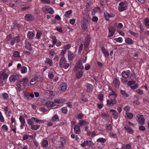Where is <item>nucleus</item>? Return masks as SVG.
Instances as JSON below:
<instances>
[{
	"mask_svg": "<svg viewBox=\"0 0 149 149\" xmlns=\"http://www.w3.org/2000/svg\"><path fill=\"white\" fill-rule=\"evenodd\" d=\"M28 79L27 78H23L21 81H18L17 83V86L19 90H23L25 88L26 85L28 82Z\"/></svg>",
	"mask_w": 149,
	"mask_h": 149,
	"instance_id": "nucleus-1",
	"label": "nucleus"
},
{
	"mask_svg": "<svg viewBox=\"0 0 149 149\" xmlns=\"http://www.w3.org/2000/svg\"><path fill=\"white\" fill-rule=\"evenodd\" d=\"M59 64L61 68L65 69L68 68L69 66V63H66L65 58L63 56L60 58Z\"/></svg>",
	"mask_w": 149,
	"mask_h": 149,
	"instance_id": "nucleus-2",
	"label": "nucleus"
},
{
	"mask_svg": "<svg viewBox=\"0 0 149 149\" xmlns=\"http://www.w3.org/2000/svg\"><path fill=\"white\" fill-rule=\"evenodd\" d=\"M127 7V3L126 1L121 2L119 4L118 9L120 11L126 10Z\"/></svg>",
	"mask_w": 149,
	"mask_h": 149,
	"instance_id": "nucleus-3",
	"label": "nucleus"
},
{
	"mask_svg": "<svg viewBox=\"0 0 149 149\" xmlns=\"http://www.w3.org/2000/svg\"><path fill=\"white\" fill-rule=\"evenodd\" d=\"M8 77V75L5 71H1L0 73V82L2 83L3 80H6Z\"/></svg>",
	"mask_w": 149,
	"mask_h": 149,
	"instance_id": "nucleus-4",
	"label": "nucleus"
},
{
	"mask_svg": "<svg viewBox=\"0 0 149 149\" xmlns=\"http://www.w3.org/2000/svg\"><path fill=\"white\" fill-rule=\"evenodd\" d=\"M82 62L80 60H79L78 62L76 63L73 69V71L74 72H75L77 71L78 68H79L80 70H82L84 68V66L82 65Z\"/></svg>",
	"mask_w": 149,
	"mask_h": 149,
	"instance_id": "nucleus-5",
	"label": "nucleus"
},
{
	"mask_svg": "<svg viewBox=\"0 0 149 149\" xmlns=\"http://www.w3.org/2000/svg\"><path fill=\"white\" fill-rule=\"evenodd\" d=\"M83 19L81 22V27L83 30H85L88 27V19L86 17H83Z\"/></svg>",
	"mask_w": 149,
	"mask_h": 149,
	"instance_id": "nucleus-6",
	"label": "nucleus"
},
{
	"mask_svg": "<svg viewBox=\"0 0 149 149\" xmlns=\"http://www.w3.org/2000/svg\"><path fill=\"white\" fill-rule=\"evenodd\" d=\"M42 11L43 12H48L49 13L52 14L54 13V11L52 8H49L48 6H45L42 7Z\"/></svg>",
	"mask_w": 149,
	"mask_h": 149,
	"instance_id": "nucleus-7",
	"label": "nucleus"
},
{
	"mask_svg": "<svg viewBox=\"0 0 149 149\" xmlns=\"http://www.w3.org/2000/svg\"><path fill=\"white\" fill-rule=\"evenodd\" d=\"M109 35L108 37H111L112 36L115 34L116 31V29L114 27L112 26H111L109 28Z\"/></svg>",
	"mask_w": 149,
	"mask_h": 149,
	"instance_id": "nucleus-8",
	"label": "nucleus"
},
{
	"mask_svg": "<svg viewBox=\"0 0 149 149\" xmlns=\"http://www.w3.org/2000/svg\"><path fill=\"white\" fill-rule=\"evenodd\" d=\"M19 75L18 74H14L11 75L9 78V81L12 83L14 82L16 80L18 79Z\"/></svg>",
	"mask_w": 149,
	"mask_h": 149,
	"instance_id": "nucleus-9",
	"label": "nucleus"
},
{
	"mask_svg": "<svg viewBox=\"0 0 149 149\" xmlns=\"http://www.w3.org/2000/svg\"><path fill=\"white\" fill-rule=\"evenodd\" d=\"M25 19L27 21H31L34 19L33 16L30 14H28L26 15L25 16Z\"/></svg>",
	"mask_w": 149,
	"mask_h": 149,
	"instance_id": "nucleus-10",
	"label": "nucleus"
},
{
	"mask_svg": "<svg viewBox=\"0 0 149 149\" xmlns=\"http://www.w3.org/2000/svg\"><path fill=\"white\" fill-rule=\"evenodd\" d=\"M110 98V100H108L107 101L108 105L109 106L112 104V106H113V104H115L117 103V101L116 99H112L111 97Z\"/></svg>",
	"mask_w": 149,
	"mask_h": 149,
	"instance_id": "nucleus-11",
	"label": "nucleus"
},
{
	"mask_svg": "<svg viewBox=\"0 0 149 149\" xmlns=\"http://www.w3.org/2000/svg\"><path fill=\"white\" fill-rule=\"evenodd\" d=\"M74 132L76 134H79L81 132V130L80 126L79 125H75L74 126Z\"/></svg>",
	"mask_w": 149,
	"mask_h": 149,
	"instance_id": "nucleus-12",
	"label": "nucleus"
},
{
	"mask_svg": "<svg viewBox=\"0 0 149 149\" xmlns=\"http://www.w3.org/2000/svg\"><path fill=\"white\" fill-rule=\"evenodd\" d=\"M104 17L107 21H109L110 17H113L114 16V15L112 14H109L106 12L104 13Z\"/></svg>",
	"mask_w": 149,
	"mask_h": 149,
	"instance_id": "nucleus-13",
	"label": "nucleus"
},
{
	"mask_svg": "<svg viewBox=\"0 0 149 149\" xmlns=\"http://www.w3.org/2000/svg\"><path fill=\"white\" fill-rule=\"evenodd\" d=\"M90 42V38L88 35L86 37V39L85 40V42L84 43V47L86 48L88 47L89 45Z\"/></svg>",
	"mask_w": 149,
	"mask_h": 149,
	"instance_id": "nucleus-14",
	"label": "nucleus"
},
{
	"mask_svg": "<svg viewBox=\"0 0 149 149\" xmlns=\"http://www.w3.org/2000/svg\"><path fill=\"white\" fill-rule=\"evenodd\" d=\"M109 111L110 112H112V115L113 116V118L115 119H116L118 118V113L114 109H110L109 110Z\"/></svg>",
	"mask_w": 149,
	"mask_h": 149,
	"instance_id": "nucleus-15",
	"label": "nucleus"
},
{
	"mask_svg": "<svg viewBox=\"0 0 149 149\" xmlns=\"http://www.w3.org/2000/svg\"><path fill=\"white\" fill-rule=\"evenodd\" d=\"M139 117H138V119L139 123L141 125H143L144 123L145 119L143 117V116L142 115H138Z\"/></svg>",
	"mask_w": 149,
	"mask_h": 149,
	"instance_id": "nucleus-16",
	"label": "nucleus"
},
{
	"mask_svg": "<svg viewBox=\"0 0 149 149\" xmlns=\"http://www.w3.org/2000/svg\"><path fill=\"white\" fill-rule=\"evenodd\" d=\"M86 86L87 87V91L88 92H91L93 90V86L91 84L87 83L86 84Z\"/></svg>",
	"mask_w": 149,
	"mask_h": 149,
	"instance_id": "nucleus-17",
	"label": "nucleus"
},
{
	"mask_svg": "<svg viewBox=\"0 0 149 149\" xmlns=\"http://www.w3.org/2000/svg\"><path fill=\"white\" fill-rule=\"evenodd\" d=\"M25 47L29 51H31L32 50V48L31 47V44L27 41H26L25 42Z\"/></svg>",
	"mask_w": 149,
	"mask_h": 149,
	"instance_id": "nucleus-18",
	"label": "nucleus"
},
{
	"mask_svg": "<svg viewBox=\"0 0 149 149\" xmlns=\"http://www.w3.org/2000/svg\"><path fill=\"white\" fill-rule=\"evenodd\" d=\"M19 120L21 123V127H22L25 123V121L24 118L22 116H20L19 118Z\"/></svg>",
	"mask_w": 149,
	"mask_h": 149,
	"instance_id": "nucleus-19",
	"label": "nucleus"
},
{
	"mask_svg": "<svg viewBox=\"0 0 149 149\" xmlns=\"http://www.w3.org/2000/svg\"><path fill=\"white\" fill-rule=\"evenodd\" d=\"M91 141H84L83 143L81 144V146L83 147H86V146H90L91 145Z\"/></svg>",
	"mask_w": 149,
	"mask_h": 149,
	"instance_id": "nucleus-20",
	"label": "nucleus"
},
{
	"mask_svg": "<svg viewBox=\"0 0 149 149\" xmlns=\"http://www.w3.org/2000/svg\"><path fill=\"white\" fill-rule=\"evenodd\" d=\"M113 83L116 87H118L120 85L119 81L116 78H114Z\"/></svg>",
	"mask_w": 149,
	"mask_h": 149,
	"instance_id": "nucleus-21",
	"label": "nucleus"
},
{
	"mask_svg": "<svg viewBox=\"0 0 149 149\" xmlns=\"http://www.w3.org/2000/svg\"><path fill=\"white\" fill-rule=\"evenodd\" d=\"M28 38L29 39H32L35 36V34L33 31H29L27 35Z\"/></svg>",
	"mask_w": 149,
	"mask_h": 149,
	"instance_id": "nucleus-22",
	"label": "nucleus"
},
{
	"mask_svg": "<svg viewBox=\"0 0 149 149\" xmlns=\"http://www.w3.org/2000/svg\"><path fill=\"white\" fill-rule=\"evenodd\" d=\"M130 75V74L129 70L126 72L125 71L123 72L122 73V77L125 78H128Z\"/></svg>",
	"mask_w": 149,
	"mask_h": 149,
	"instance_id": "nucleus-23",
	"label": "nucleus"
},
{
	"mask_svg": "<svg viewBox=\"0 0 149 149\" xmlns=\"http://www.w3.org/2000/svg\"><path fill=\"white\" fill-rule=\"evenodd\" d=\"M61 91H65L67 88V85L65 83H62L61 85Z\"/></svg>",
	"mask_w": 149,
	"mask_h": 149,
	"instance_id": "nucleus-24",
	"label": "nucleus"
},
{
	"mask_svg": "<svg viewBox=\"0 0 149 149\" xmlns=\"http://www.w3.org/2000/svg\"><path fill=\"white\" fill-rule=\"evenodd\" d=\"M124 128L130 134H132L133 133V130L127 125H125Z\"/></svg>",
	"mask_w": 149,
	"mask_h": 149,
	"instance_id": "nucleus-25",
	"label": "nucleus"
},
{
	"mask_svg": "<svg viewBox=\"0 0 149 149\" xmlns=\"http://www.w3.org/2000/svg\"><path fill=\"white\" fill-rule=\"evenodd\" d=\"M40 76H38L33 78L30 81L31 84L34 85L36 83V81L37 80V79Z\"/></svg>",
	"mask_w": 149,
	"mask_h": 149,
	"instance_id": "nucleus-26",
	"label": "nucleus"
},
{
	"mask_svg": "<svg viewBox=\"0 0 149 149\" xmlns=\"http://www.w3.org/2000/svg\"><path fill=\"white\" fill-rule=\"evenodd\" d=\"M46 105L48 107H51L54 106V102L51 101H48L45 103Z\"/></svg>",
	"mask_w": 149,
	"mask_h": 149,
	"instance_id": "nucleus-27",
	"label": "nucleus"
},
{
	"mask_svg": "<svg viewBox=\"0 0 149 149\" xmlns=\"http://www.w3.org/2000/svg\"><path fill=\"white\" fill-rule=\"evenodd\" d=\"M101 50L104 55L106 57H107L109 56V52L106 50V49L104 48V47H102Z\"/></svg>",
	"mask_w": 149,
	"mask_h": 149,
	"instance_id": "nucleus-28",
	"label": "nucleus"
},
{
	"mask_svg": "<svg viewBox=\"0 0 149 149\" xmlns=\"http://www.w3.org/2000/svg\"><path fill=\"white\" fill-rule=\"evenodd\" d=\"M125 41L126 43L128 45H131L134 42L133 40L132 39L128 38H126Z\"/></svg>",
	"mask_w": 149,
	"mask_h": 149,
	"instance_id": "nucleus-29",
	"label": "nucleus"
},
{
	"mask_svg": "<svg viewBox=\"0 0 149 149\" xmlns=\"http://www.w3.org/2000/svg\"><path fill=\"white\" fill-rule=\"evenodd\" d=\"M87 123V122L86 120H80L79 124L81 126L83 125H85Z\"/></svg>",
	"mask_w": 149,
	"mask_h": 149,
	"instance_id": "nucleus-30",
	"label": "nucleus"
},
{
	"mask_svg": "<svg viewBox=\"0 0 149 149\" xmlns=\"http://www.w3.org/2000/svg\"><path fill=\"white\" fill-rule=\"evenodd\" d=\"M53 122L58 121L59 120L58 116L57 115L55 114L52 118V119Z\"/></svg>",
	"mask_w": 149,
	"mask_h": 149,
	"instance_id": "nucleus-31",
	"label": "nucleus"
},
{
	"mask_svg": "<svg viewBox=\"0 0 149 149\" xmlns=\"http://www.w3.org/2000/svg\"><path fill=\"white\" fill-rule=\"evenodd\" d=\"M81 99L83 102H87L88 101V99L85 97V95L84 93H82Z\"/></svg>",
	"mask_w": 149,
	"mask_h": 149,
	"instance_id": "nucleus-32",
	"label": "nucleus"
},
{
	"mask_svg": "<svg viewBox=\"0 0 149 149\" xmlns=\"http://www.w3.org/2000/svg\"><path fill=\"white\" fill-rule=\"evenodd\" d=\"M40 127V126L38 125H34L33 124L31 126V129L33 130H36L38 129Z\"/></svg>",
	"mask_w": 149,
	"mask_h": 149,
	"instance_id": "nucleus-33",
	"label": "nucleus"
},
{
	"mask_svg": "<svg viewBox=\"0 0 149 149\" xmlns=\"http://www.w3.org/2000/svg\"><path fill=\"white\" fill-rule=\"evenodd\" d=\"M83 75V72L81 70L79 71V72L76 74L77 77L78 79L81 78Z\"/></svg>",
	"mask_w": 149,
	"mask_h": 149,
	"instance_id": "nucleus-34",
	"label": "nucleus"
},
{
	"mask_svg": "<svg viewBox=\"0 0 149 149\" xmlns=\"http://www.w3.org/2000/svg\"><path fill=\"white\" fill-rule=\"evenodd\" d=\"M125 114L129 119H131L133 116V115L132 113L129 112L128 111L126 112Z\"/></svg>",
	"mask_w": 149,
	"mask_h": 149,
	"instance_id": "nucleus-35",
	"label": "nucleus"
},
{
	"mask_svg": "<svg viewBox=\"0 0 149 149\" xmlns=\"http://www.w3.org/2000/svg\"><path fill=\"white\" fill-rule=\"evenodd\" d=\"M45 63L49 64L50 66H52L53 65V62L49 58H47L45 61Z\"/></svg>",
	"mask_w": 149,
	"mask_h": 149,
	"instance_id": "nucleus-36",
	"label": "nucleus"
},
{
	"mask_svg": "<svg viewBox=\"0 0 149 149\" xmlns=\"http://www.w3.org/2000/svg\"><path fill=\"white\" fill-rule=\"evenodd\" d=\"M113 95V97H112L113 99H116V98L117 96V94L115 93V92L113 90H112V92L110 93L109 95V97H110L111 96Z\"/></svg>",
	"mask_w": 149,
	"mask_h": 149,
	"instance_id": "nucleus-37",
	"label": "nucleus"
},
{
	"mask_svg": "<svg viewBox=\"0 0 149 149\" xmlns=\"http://www.w3.org/2000/svg\"><path fill=\"white\" fill-rule=\"evenodd\" d=\"M33 117H32L31 119L28 120V123L31 126L34 124Z\"/></svg>",
	"mask_w": 149,
	"mask_h": 149,
	"instance_id": "nucleus-38",
	"label": "nucleus"
},
{
	"mask_svg": "<svg viewBox=\"0 0 149 149\" xmlns=\"http://www.w3.org/2000/svg\"><path fill=\"white\" fill-rule=\"evenodd\" d=\"M97 141L98 143L101 142L104 143L106 141V140L102 138H100L97 139Z\"/></svg>",
	"mask_w": 149,
	"mask_h": 149,
	"instance_id": "nucleus-39",
	"label": "nucleus"
},
{
	"mask_svg": "<svg viewBox=\"0 0 149 149\" xmlns=\"http://www.w3.org/2000/svg\"><path fill=\"white\" fill-rule=\"evenodd\" d=\"M72 13V10H70L68 11L65 12L64 16L66 17H68L69 16V15Z\"/></svg>",
	"mask_w": 149,
	"mask_h": 149,
	"instance_id": "nucleus-40",
	"label": "nucleus"
},
{
	"mask_svg": "<svg viewBox=\"0 0 149 149\" xmlns=\"http://www.w3.org/2000/svg\"><path fill=\"white\" fill-rule=\"evenodd\" d=\"M27 68L25 66H23L22 67L21 70V72L22 73H25L27 72Z\"/></svg>",
	"mask_w": 149,
	"mask_h": 149,
	"instance_id": "nucleus-41",
	"label": "nucleus"
},
{
	"mask_svg": "<svg viewBox=\"0 0 149 149\" xmlns=\"http://www.w3.org/2000/svg\"><path fill=\"white\" fill-rule=\"evenodd\" d=\"M33 119L35 122L37 123H41L44 122L43 120H39L37 118L33 117Z\"/></svg>",
	"mask_w": 149,
	"mask_h": 149,
	"instance_id": "nucleus-42",
	"label": "nucleus"
},
{
	"mask_svg": "<svg viewBox=\"0 0 149 149\" xmlns=\"http://www.w3.org/2000/svg\"><path fill=\"white\" fill-rule=\"evenodd\" d=\"M48 142L47 140L44 141L42 143V146L44 147H46L48 146Z\"/></svg>",
	"mask_w": 149,
	"mask_h": 149,
	"instance_id": "nucleus-43",
	"label": "nucleus"
},
{
	"mask_svg": "<svg viewBox=\"0 0 149 149\" xmlns=\"http://www.w3.org/2000/svg\"><path fill=\"white\" fill-rule=\"evenodd\" d=\"M120 93L122 95L126 97H127L128 96V95L124 91L121 90L120 91Z\"/></svg>",
	"mask_w": 149,
	"mask_h": 149,
	"instance_id": "nucleus-44",
	"label": "nucleus"
},
{
	"mask_svg": "<svg viewBox=\"0 0 149 149\" xmlns=\"http://www.w3.org/2000/svg\"><path fill=\"white\" fill-rule=\"evenodd\" d=\"M114 40L118 42H121L123 41V39L121 37H119L117 38H116Z\"/></svg>",
	"mask_w": 149,
	"mask_h": 149,
	"instance_id": "nucleus-45",
	"label": "nucleus"
},
{
	"mask_svg": "<svg viewBox=\"0 0 149 149\" xmlns=\"http://www.w3.org/2000/svg\"><path fill=\"white\" fill-rule=\"evenodd\" d=\"M9 40L10 41L11 43L10 45H13L14 44L15 41L14 38H12L9 39Z\"/></svg>",
	"mask_w": 149,
	"mask_h": 149,
	"instance_id": "nucleus-46",
	"label": "nucleus"
},
{
	"mask_svg": "<svg viewBox=\"0 0 149 149\" xmlns=\"http://www.w3.org/2000/svg\"><path fill=\"white\" fill-rule=\"evenodd\" d=\"M13 56L15 57H19V53L18 52H15L13 54Z\"/></svg>",
	"mask_w": 149,
	"mask_h": 149,
	"instance_id": "nucleus-47",
	"label": "nucleus"
},
{
	"mask_svg": "<svg viewBox=\"0 0 149 149\" xmlns=\"http://www.w3.org/2000/svg\"><path fill=\"white\" fill-rule=\"evenodd\" d=\"M52 38L53 40V45H55L56 44L57 41L56 37L55 36H54L52 37Z\"/></svg>",
	"mask_w": 149,
	"mask_h": 149,
	"instance_id": "nucleus-48",
	"label": "nucleus"
},
{
	"mask_svg": "<svg viewBox=\"0 0 149 149\" xmlns=\"http://www.w3.org/2000/svg\"><path fill=\"white\" fill-rule=\"evenodd\" d=\"M136 91L137 93L139 95H142L143 94V92L141 90L138 89L136 90Z\"/></svg>",
	"mask_w": 149,
	"mask_h": 149,
	"instance_id": "nucleus-49",
	"label": "nucleus"
},
{
	"mask_svg": "<svg viewBox=\"0 0 149 149\" xmlns=\"http://www.w3.org/2000/svg\"><path fill=\"white\" fill-rule=\"evenodd\" d=\"M0 121L1 122H3L4 121V118L2 115L1 112H0Z\"/></svg>",
	"mask_w": 149,
	"mask_h": 149,
	"instance_id": "nucleus-50",
	"label": "nucleus"
},
{
	"mask_svg": "<svg viewBox=\"0 0 149 149\" xmlns=\"http://www.w3.org/2000/svg\"><path fill=\"white\" fill-rule=\"evenodd\" d=\"M2 96L5 99H7L8 97V95L7 93H4L2 94Z\"/></svg>",
	"mask_w": 149,
	"mask_h": 149,
	"instance_id": "nucleus-51",
	"label": "nucleus"
},
{
	"mask_svg": "<svg viewBox=\"0 0 149 149\" xmlns=\"http://www.w3.org/2000/svg\"><path fill=\"white\" fill-rule=\"evenodd\" d=\"M67 109L65 107L62 108L61 111L62 112L64 113H66L67 112Z\"/></svg>",
	"mask_w": 149,
	"mask_h": 149,
	"instance_id": "nucleus-52",
	"label": "nucleus"
},
{
	"mask_svg": "<svg viewBox=\"0 0 149 149\" xmlns=\"http://www.w3.org/2000/svg\"><path fill=\"white\" fill-rule=\"evenodd\" d=\"M15 42L18 43L20 41V39L19 36H16L14 38Z\"/></svg>",
	"mask_w": 149,
	"mask_h": 149,
	"instance_id": "nucleus-53",
	"label": "nucleus"
},
{
	"mask_svg": "<svg viewBox=\"0 0 149 149\" xmlns=\"http://www.w3.org/2000/svg\"><path fill=\"white\" fill-rule=\"evenodd\" d=\"M44 4H48L50 3V1L49 0H40Z\"/></svg>",
	"mask_w": 149,
	"mask_h": 149,
	"instance_id": "nucleus-54",
	"label": "nucleus"
},
{
	"mask_svg": "<svg viewBox=\"0 0 149 149\" xmlns=\"http://www.w3.org/2000/svg\"><path fill=\"white\" fill-rule=\"evenodd\" d=\"M56 29L60 33H62L63 31L62 28L61 27H56Z\"/></svg>",
	"mask_w": 149,
	"mask_h": 149,
	"instance_id": "nucleus-55",
	"label": "nucleus"
},
{
	"mask_svg": "<svg viewBox=\"0 0 149 149\" xmlns=\"http://www.w3.org/2000/svg\"><path fill=\"white\" fill-rule=\"evenodd\" d=\"M145 24L146 26L149 27V19L146 18L145 19Z\"/></svg>",
	"mask_w": 149,
	"mask_h": 149,
	"instance_id": "nucleus-56",
	"label": "nucleus"
},
{
	"mask_svg": "<svg viewBox=\"0 0 149 149\" xmlns=\"http://www.w3.org/2000/svg\"><path fill=\"white\" fill-rule=\"evenodd\" d=\"M98 98L100 101L103 100V95L102 94L99 95H98Z\"/></svg>",
	"mask_w": 149,
	"mask_h": 149,
	"instance_id": "nucleus-57",
	"label": "nucleus"
},
{
	"mask_svg": "<svg viewBox=\"0 0 149 149\" xmlns=\"http://www.w3.org/2000/svg\"><path fill=\"white\" fill-rule=\"evenodd\" d=\"M68 58L69 61H71L73 60L74 58L71 55H68Z\"/></svg>",
	"mask_w": 149,
	"mask_h": 149,
	"instance_id": "nucleus-58",
	"label": "nucleus"
},
{
	"mask_svg": "<svg viewBox=\"0 0 149 149\" xmlns=\"http://www.w3.org/2000/svg\"><path fill=\"white\" fill-rule=\"evenodd\" d=\"M83 47V45L82 44H81L79 49L78 53H81Z\"/></svg>",
	"mask_w": 149,
	"mask_h": 149,
	"instance_id": "nucleus-59",
	"label": "nucleus"
},
{
	"mask_svg": "<svg viewBox=\"0 0 149 149\" xmlns=\"http://www.w3.org/2000/svg\"><path fill=\"white\" fill-rule=\"evenodd\" d=\"M127 84L129 85H134L135 84V81H130L128 82Z\"/></svg>",
	"mask_w": 149,
	"mask_h": 149,
	"instance_id": "nucleus-60",
	"label": "nucleus"
},
{
	"mask_svg": "<svg viewBox=\"0 0 149 149\" xmlns=\"http://www.w3.org/2000/svg\"><path fill=\"white\" fill-rule=\"evenodd\" d=\"M102 117H108L109 116V115L108 113H103L101 114Z\"/></svg>",
	"mask_w": 149,
	"mask_h": 149,
	"instance_id": "nucleus-61",
	"label": "nucleus"
},
{
	"mask_svg": "<svg viewBox=\"0 0 149 149\" xmlns=\"http://www.w3.org/2000/svg\"><path fill=\"white\" fill-rule=\"evenodd\" d=\"M2 128L3 130H5L7 131L8 130V128L7 126L6 125H3L2 126Z\"/></svg>",
	"mask_w": 149,
	"mask_h": 149,
	"instance_id": "nucleus-62",
	"label": "nucleus"
},
{
	"mask_svg": "<svg viewBox=\"0 0 149 149\" xmlns=\"http://www.w3.org/2000/svg\"><path fill=\"white\" fill-rule=\"evenodd\" d=\"M98 19V18L96 16H93L92 18L93 21L95 22L97 21Z\"/></svg>",
	"mask_w": 149,
	"mask_h": 149,
	"instance_id": "nucleus-63",
	"label": "nucleus"
},
{
	"mask_svg": "<svg viewBox=\"0 0 149 149\" xmlns=\"http://www.w3.org/2000/svg\"><path fill=\"white\" fill-rule=\"evenodd\" d=\"M75 19H71L70 21V23L72 24H74L75 23Z\"/></svg>",
	"mask_w": 149,
	"mask_h": 149,
	"instance_id": "nucleus-64",
	"label": "nucleus"
}]
</instances>
